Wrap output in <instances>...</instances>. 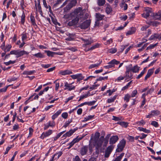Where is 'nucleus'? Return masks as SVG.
<instances>
[{"label": "nucleus", "instance_id": "obj_10", "mask_svg": "<svg viewBox=\"0 0 161 161\" xmlns=\"http://www.w3.org/2000/svg\"><path fill=\"white\" fill-rule=\"evenodd\" d=\"M52 132L53 131L52 130H49L47 131H46L45 132H43L42 133L40 137L41 138V139H43L45 137L51 135L52 133Z\"/></svg>", "mask_w": 161, "mask_h": 161}, {"label": "nucleus", "instance_id": "obj_30", "mask_svg": "<svg viewBox=\"0 0 161 161\" xmlns=\"http://www.w3.org/2000/svg\"><path fill=\"white\" fill-rule=\"evenodd\" d=\"M124 153H122L120 154V155L118 156L116 158H115L114 160L113 161H120L121 159L124 155Z\"/></svg>", "mask_w": 161, "mask_h": 161}, {"label": "nucleus", "instance_id": "obj_56", "mask_svg": "<svg viewBox=\"0 0 161 161\" xmlns=\"http://www.w3.org/2000/svg\"><path fill=\"white\" fill-rule=\"evenodd\" d=\"M15 63V61H12L10 60L8 62H4V64L6 65H8L10 64H14Z\"/></svg>", "mask_w": 161, "mask_h": 161}, {"label": "nucleus", "instance_id": "obj_18", "mask_svg": "<svg viewBox=\"0 0 161 161\" xmlns=\"http://www.w3.org/2000/svg\"><path fill=\"white\" fill-rule=\"evenodd\" d=\"M161 39L160 34L155 33L153 35H152L149 38V40H154L156 39Z\"/></svg>", "mask_w": 161, "mask_h": 161}, {"label": "nucleus", "instance_id": "obj_52", "mask_svg": "<svg viewBox=\"0 0 161 161\" xmlns=\"http://www.w3.org/2000/svg\"><path fill=\"white\" fill-rule=\"evenodd\" d=\"M137 93V91L136 90H135L132 91L131 95V97H135Z\"/></svg>", "mask_w": 161, "mask_h": 161}, {"label": "nucleus", "instance_id": "obj_44", "mask_svg": "<svg viewBox=\"0 0 161 161\" xmlns=\"http://www.w3.org/2000/svg\"><path fill=\"white\" fill-rule=\"evenodd\" d=\"M30 19L32 24L33 25H36L34 17L32 15H31L30 16Z\"/></svg>", "mask_w": 161, "mask_h": 161}, {"label": "nucleus", "instance_id": "obj_64", "mask_svg": "<svg viewBox=\"0 0 161 161\" xmlns=\"http://www.w3.org/2000/svg\"><path fill=\"white\" fill-rule=\"evenodd\" d=\"M145 73L144 72H142V71L136 77V78L137 79H139Z\"/></svg>", "mask_w": 161, "mask_h": 161}, {"label": "nucleus", "instance_id": "obj_37", "mask_svg": "<svg viewBox=\"0 0 161 161\" xmlns=\"http://www.w3.org/2000/svg\"><path fill=\"white\" fill-rule=\"evenodd\" d=\"M146 123L145 122L143 119L141 121L136 122L135 124L139 126L143 125Z\"/></svg>", "mask_w": 161, "mask_h": 161}, {"label": "nucleus", "instance_id": "obj_55", "mask_svg": "<svg viewBox=\"0 0 161 161\" xmlns=\"http://www.w3.org/2000/svg\"><path fill=\"white\" fill-rule=\"evenodd\" d=\"M67 50H70L72 52H75L77 51V49L75 47H70L69 48H67Z\"/></svg>", "mask_w": 161, "mask_h": 161}, {"label": "nucleus", "instance_id": "obj_62", "mask_svg": "<svg viewBox=\"0 0 161 161\" xmlns=\"http://www.w3.org/2000/svg\"><path fill=\"white\" fill-rule=\"evenodd\" d=\"M74 97V96H73L69 97L66 99L65 102L66 103L68 102L70 100H72Z\"/></svg>", "mask_w": 161, "mask_h": 161}, {"label": "nucleus", "instance_id": "obj_38", "mask_svg": "<svg viewBox=\"0 0 161 161\" xmlns=\"http://www.w3.org/2000/svg\"><path fill=\"white\" fill-rule=\"evenodd\" d=\"M84 77L82 76L81 74H78L77 77V81H79L83 79Z\"/></svg>", "mask_w": 161, "mask_h": 161}, {"label": "nucleus", "instance_id": "obj_40", "mask_svg": "<svg viewBox=\"0 0 161 161\" xmlns=\"http://www.w3.org/2000/svg\"><path fill=\"white\" fill-rule=\"evenodd\" d=\"M105 0H97V4L99 6L103 5L105 3Z\"/></svg>", "mask_w": 161, "mask_h": 161}, {"label": "nucleus", "instance_id": "obj_29", "mask_svg": "<svg viewBox=\"0 0 161 161\" xmlns=\"http://www.w3.org/2000/svg\"><path fill=\"white\" fill-rule=\"evenodd\" d=\"M125 78H126V80L128 79L131 78L132 76V75L131 73L130 74V72L126 71L125 73Z\"/></svg>", "mask_w": 161, "mask_h": 161}, {"label": "nucleus", "instance_id": "obj_26", "mask_svg": "<svg viewBox=\"0 0 161 161\" xmlns=\"http://www.w3.org/2000/svg\"><path fill=\"white\" fill-rule=\"evenodd\" d=\"M118 124L120 125L122 127L126 128L128 126V123L127 122H125L124 121L122 122H118L117 123Z\"/></svg>", "mask_w": 161, "mask_h": 161}, {"label": "nucleus", "instance_id": "obj_57", "mask_svg": "<svg viewBox=\"0 0 161 161\" xmlns=\"http://www.w3.org/2000/svg\"><path fill=\"white\" fill-rule=\"evenodd\" d=\"M117 49L116 48H111V49H110L109 50V51L110 53H116L117 52Z\"/></svg>", "mask_w": 161, "mask_h": 161}, {"label": "nucleus", "instance_id": "obj_19", "mask_svg": "<svg viewBox=\"0 0 161 161\" xmlns=\"http://www.w3.org/2000/svg\"><path fill=\"white\" fill-rule=\"evenodd\" d=\"M153 73V69H150L148 70L147 73L144 78V80H146L149 78Z\"/></svg>", "mask_w": 161, "mask_h": 161}, {"label": "nucleus", "instance_id": "obj_23", "mask_svg": "<svg viewBox=\"0 0 161 161\" xmlns=\"http://www.w3.org/2000/svg\"><path fill=\"white\" fill-rule=\"evenodd\" d=\"M102 63V61H99V62L97 64H91L89 67V69H92L95 67H98Z\"/></svg>", "mask_w": 161, "mask_h": 161}, {"label": "nucleus", "instance_id": "obj_59", "mask_svg": "<svg viewBox=\"0 0 161 161\" xmlns=\"http://www.w3.org/2000/svg\"><path fill=\"white\" fill-rule=\"evenodd\" d=\"M8 86H6L5 87L2 89H0V92H5L6 91L7 89Z\"/></svg>", "mask_w": 161, "mask_h": 161}, {"label": "nucleus", "instance_id": "obj_45", "mask_svg": "<svg viewBox=\"0 0 161 161\" xmlns=\"http://www.w3.org/2000/svg\"><path fill=\"white\" fill-rule=\"evenodd\" d=\"M99 44L97 43L95 45L93 46L92 47H91L90 48H89L88 51L92 50L95 49V48H97L99 47Z\"/></svg>", "mask_w": 161, "mask_h": 161}, {"label": "nucleus", "instance_id": "obj_50", "mask_svg": "<svg viewBox=\"0 0 161 161\" xmlns=\"http://www.w3.org/2000/svg\"><path fill=\"white\" fill-rule=\"evenodd\" d=\"M72 120L71 119H69L67 121H66L64 125H63V127L66 128L69 125V124L72 122Z\"/></svg>", "mask_w": 161, "mask_h": 161}, {"label": "nucleus", "instance_id": "obj_35", "mask_svg": "<svg viewBox=\"0 0 161 161\" xmlns=\"http://www.w3.org/2000/svg\"><path fill=\"white\" fill-rule=\"evenodd\" d=\"M131 97L129 94L127 93L125 95L124 100L126 103H128L130 100V98Z\"/></svg>", "mask_w": 161, "mask_h": 161}, {"label": "nucleus", "instance_id": "obj_11", "mask_svg": "<svg viewBox=\"0 0 161 161\" xmlns=\"http://www.w3.org/2000/svg\"><path fill=\"white\" fill-rule=\"evenodd\" d=\"M119 138L117 136H114L110 138L109 144H115L119 140Z\"/></svg>", "mask_w": 161, "mask_h": 161}, {"label": "nucleus", "instance_id": "obj_6", "mask_svg": "<svg viewBox=\"0 0 161 161\" xmlns=\"http://www.w3.org/2000/svg\"><path fill=\"white\" fill-rule=\"evenodd\" d=\"M119 61L114 59L111 60L108 63V65L104 66V67L106 69H109L114 66L115 64L118 65L119 64Z\"/></svg>", "mask_w": 161, "mask_h": 161}, {"label": "nucleus", "instance_id": "obj_14", "mask_svg": "<svg viewBox=\"0 0 161 161\" xmlns=\"http://www.w3.org/2000/svg\"><path fill=\"white\" fill-rule=\"evenodd\" d=\"M77 3L76 0H71L70 2L68 5L66 7L67 9L69 10L72 7L75 6Z\"/></svg>", "mask_w": 161, "mask_h": 161}, {"label": "nucleus", "instance_id": "obj_34", "mask_svg": "<svg viewBox=\"0 0 161 161\" xmlns=\"http://www.w3.org/2000/svg\"><path fill=\"white\" fill-rule=\"evenodd\" d=\"M35 72V70L30 71H25L23 73L24 75H31Z\"/></svg>", "mask_w": 161, "mask_h": 161}, {"label": "nucleus", "instance_id": "obj_33", "mask_svg": "<svg viewBox=\"0 0 161 161\" xmlns=\"http://www.w3.org/2000/svg\"><path fill=\"white\" fill-rule=\"evenodd\" d=\"M83 41L84 42L85 44L83 45V46H86L91 44L92 43V42L89 41L87 39H82Z\"/></svg>", "mask_w": 161, "mask_h": 161}, {"label": "nucleus", "instance_id": "obj_3", "mask_svg": "<svg viewBox=\"0 0 161 161\" xmlns=\"http://www.w3.org/2000/svg\"><path fill=\"white\" fill-rule=\"evenodd\" d=\"M29 53L25 50H13L10 52L11 54H14L16 55L17 58L19 57L24 55H28Z\"/></svg>", "mask_w": 161, "mask_h": 161}, {"label": "nucleus", "instance_id": "obj_2", "mask_svg": "<svg viewBox=\"0 0 161 161\" xmlns=\"http://www.w3.org/2000/svg\"><path fill=\"white\" fill-rule=\"evenodd\" d=\"M104 139V136H101L98 140L95 142L94 146L95 147L96 150L95 153L97 154H99L100 151L101 152L102 151L101 147L102 146Z\"/></svg>", "mask_w": 161, "mask_h": 161}, {"label": "nucleus", "instance_id": "obj_1", "mask_svg": "<svg viewBox=\"0 0 161 161\" xmlns=\"http://www.w3.org/2000/svg\"><path fill=\"white\" fill-rule=\"evenodd\" d=\"M72 15L74 16V17H75V19L72 20L74 24H75L78 22L79 18H81L83 17V14L82 8L79 7L75 9L74 12L72 13Z\"/></svg>", "mask_w": 161, "mask_h": 161}, {"label": "nucleus", "instance_id": "obj_53", "mask_svg": "<svg viewBox=\"0 0 161 161\" xmlns=\"http://www.w3.org/2000/svg\"><path fill=\"white\" fill-rule=\"evenodd\" d=\"M108 76H105L104 77H100L97 79V81H101L102 80H107V79Z\"/></svg>", "mask_w": 161, "mask_h": 161}, {"label": "nucleus", "instance_id": "obj_58", "mask_svg": "<svg viewBox=\"0 0 161 161\" xmlns=\"http://www.w3.org/2000/svg\"><path fill=\"white\" fill-rule=\"evenodd\" d=\"M73 134V133L72 131V129H71L69 131L67 132L66 133V135H67V136L68 137H69L70 136Z\"/></svg>", "mask_w": 161, "mask_h": 161}, {"label": "nucleus", "instance_id": "obj_25", "mask_svg": "<svg viewBox=\"0 0 161 161\" xmlns=\"http://www.w3.org/2000/svg\"><path fill=\"white\" fill-rule=\"evenodd\" d=\"M138 129L141 131L146 133H149L151 132V131L149 130H147L146 128H144L141 127H138Z\"/></svg>", "mask_w": 161, "mask_h": 161}, {"label": "nucleus", "instance_id": "obj_41", "mask_svg": "<svg viewBox=\"0 0 161 161\" xmlns=\"http://www.w3.org/2000/svg\"><path fill=\"white\" fill-rule=\"evenodd\" d=\"M113 148H114V147L113 146V145H110V146H108L107 147L106 151L111 153V152H112Z\"/></svg>", "mask_w": 161, "mask_h": 161}, {"label": "nucleus", "instance_id": "obj_39", "mask_svg": "<svg viewBox=\"0 0 161 161\" xmlns=\"http://www.w3.org/2000/svg\"><path fill=\"white\" fill-rule=\"evenodd\" d=\"M61 111H57L54 114H53L52 117V119L54 120L58 117V115L60 114Z\"/></svg>", "mask_w": 161, "mask_h": 161}, {"label": "nucleus", "instance_id": "obj_12", "mask_svg": "<svg viewBox=\"0 0 161 161\" xmlns=\"http://www.w3.org/2000/svg\"><path fill=\"white\" fill-rule=\"evenodd\" d=\"M37 5L36 1V0L35 1V6L36 8V11H38L40 13V14L42 13V8L40 4V0H37Z\"/></svg>", "mask_w": 161, "mask_h": 161}, {"label": "nucleus", "instance_id": "obj_36", "mask_svg": "<svg viewBox=\"0 0 161 161\" xmlns=\"http://www.w3.org/2000/svg\"><path fill=\"white\" fill-rule=\"evenodd\" d=\"M43 2V4L45 7V8H48L49 9V11L51 13H52V10L51 9V7L50 6H48L47 5L46 2L45 1Z\"/></svg>", "mask_w": 161, "mask_h": 161}, {"label": "nucleus", "instance_id": "obj_16", "mask_svg": "<svg viewBox=\"0 0 161 161\" xmlns=\"http://www.w3.org/2000/svg\"><path fill=\"white\" fill-rule=\"evenodd\" d=\"M153 16L155 19L161 20V11H159L155 13H153Z\"/></svg>", "mask_w": 161, "mask_h": 161}, {"label": "nucleus", "instance_id": "obj_4", "mask_svg": "<svg viewBox=\"0 0 161 161\" xmlns=\"http://www.w3.org/2000/svg\"><path fill=\"white\" fill-rule=\"evenodd\" d=\"M153 13L152 8L148 7H146L144 8V12L142 14V16L144 18H147L149 16H153Z\"/></svg>", "mask_w": 161, "mask_h": 161}, {"label": "nucleus", "instance_id": "obj_63", "mask_svg": "<svg viewBox=\"0 0 161 161\" xmlns=\"http://www.w3.org/2000/svg\"><path fill=\"white\" fill-rule=\"evenodd\" d=\"M17 78L15 77H13L8 79L7 80L9 82H11L12 81H14L17 80Z\"/></svg>", "mask_w": 161, "mask_h": 161}, {"label": "nucleus", "instance_id": "obj_13", "mask_svg": "<svg viewBox=\"0 0 161 161\" xmlns=\"http://www.w3.org/2000/svg\"><path fill=\"white\" fill-rule=\"evenodd\" d=\"M55 125V122L54 121H53L52 122L51 121H49L47 124L44 125V130H46L49 127H53Z\"/></svg>", "mask_w": 161, "mask_h": 161}, {"label": "nucleus", "instance_id": "obj_48", "mask_svg": "<svg viewBox=\"0 0 161 161\" xmlns=\"http://www.w3.org/2000/svg\"><path fill=\"white\" fill-rule=\"evenodd\" d=\"M113 118L112 119L114 120H115V121H118L119 120H122V117H117L116 116H112Z\"/></svg>", "mask_w": 161, "mask_h": 161}, {"label": "nucleus", "instance_id": "obj_49", "mask_svg": "<svg viewBox=\"0 0 161 161\" xmlns=\"http://www.w3.org/2000/svg\"><path fill=\"white\" fill-rule=\"evenodd\" d=\"M151 124L155 127H158L159 126V124L158 123L155 121H152Z\"/></svg>", "mask_w": 161, "mask_h": 161}, {"label": "nucleus", "instance_id": "obj_42", "mask_svg": "<svg viewBox=\"0 0 161 161\" xmlns=\"http://www.w3.org/2000/svg\"><path fill=\"white\" fill-rule=\"evenodd\" d=\"M157 44L158 43H156L155 44L150 45L149 46L147 47L146 49V50L152 49L153 48L157 46Z\"/></svg>", "mask_w": 161, "mask_h": 161}, {"label": "nucleus", "instance_id": "obj_22", "mask_svg": "<svg viewBox=\"0 0 161 161\" xmlns=\"http://www.w3.org/2000/svg\"><path fill=\"white\" fill-rule=\"evenodd\" d=\"M72 72L71 71L68 70H66L60 72V74L62 75H65L72 74Z\"/></svg>", "mask_w": 161, "mask_h": 161}, {"label": "nucleus", "instance_id": "obj_8", "mask_svg": "<svg viewBox=\"0 0 161 161\" xmlns=\"http://www.w3.org/2000/svg\"><path fill=\"white\" fill-rule=\"evenodd\" d=\"M91 23V21L90 20H87L84 21L81 25H80V27L81 29H85L88 28L90 25Z\"/></svg>", "mask_w": 161, "mask_h": 161}, {"label": "nucleus", "instance_id": "obj_31", "mask_svg": "<svg viewBox=\"0 0 161 161\" xmlns=\"http://www.w3.org/2000/svg\"><path fill=\"white\" fill-rule=\"evenodd\" d=\"M139 68L137 65H135L132 68V71L134 73H137L139 71Z\"/></svg>", "mask_w": 161, "mask_h": 161}, {"label": "nucleus", "instance_id": "obj_9", "mask_svg": "<svg viewBox=\"0 0 161 161\" xmlns=\"http://www.w3.org/2000/svg\"><path fill=\"white\" fill-rule=\"evenodd\" d=\"M88 147L87 146H84L82 147L80 150V153L82 156L86 155L88 151Z\"/></svg>", "mask_w": 161, "mask_h": 161}, {"label": "nucleus", "instance_id": "obj_5", "mask_svg": "<svg viewBox=\"0 0 161 161\" xmlns=\"http://www.w3.org/2000/svg\"><path fill=\"white\" fill-rule=\"evenodd\" d=\"M126 143V141L124 139H122L121 140L117 146V147L116 150V152L119 153L121 152L125 147Z\"/></svg>", "mask_w": 161, "mask_h": 161}, {"label": "nucleus", "instance_id": "obj_21", "mask_svg": "<svg viewBox=\"0 0 161 161\" xmlns=\"http://www.w3.org/2000/svg\"><path fill=\"white\" fill-rule=\"evenodd\" d=\"M112 11V8L110 5L108 4L107 5L105 9V11L107 14H110Z\"/></svg>", "mask_w": 161, "mask_h": 161}, {"label": "nucleus", "instance_id": "obj_20", "mask_svg": "<svg viewBox=\"0 0 161 161\" xmlns=\"http://www.w3.org/2000/svg\"><path fill=\"white\" fill-rule=\"evenodd\" d=\"M136 31V29L134 27H132L126 33V35L128 36L132 35L135 33Z\"/></svg>", "mask_w": 161, "mask_h": 161}, {"label": "nucleus", "instance_id": "obj_46", "mask_svg": "<svg viewBox=\"0 0 161 161\" xmlns=\"http://www.w3.org/2000/svg\"><path fill=\"white\" fill-rule=\"evenodd\" d=\"M148 44V43H146L144 44V45L142 46V47L141 48H139L138 49V51L139 52L142 51L147 47Z\"/></svg>", "mask_w": 161, "mask_h": 161}, {"label": "nucleus", "instance_id": "obj_17", "mask_svg": "<svg viewBox=\"0 0 161 161\" xmlns=\"http://www.w3.org/2000/svg\"><path fill=\"white\" fill-rule=\"evenodd\" d=\"M92 96V95L90 94L89 91L86 92V93L84 94H83L80 97L79 99L78 100V101H80L81 100L83 99L84 98H85L88 97Z\"/></svg>", "mask_w": 161, "mask_h": 161}, {"label": "nucleus", "instance_id": "obj_24", "mask_svg": "<svg viewBox=\"0 0 161 161\" xmlns=\"http://www.w3.org/2000/svg\"><path fill=\"white\" fill-rule=\"evenodd\" d=\"M104 17V15L101 14L99 13H96V17L97 20H102Z\"/></svg>", "mask_w": 161, "mask_h": 161}, {"label": "nucleus", "instance_id": "obj_27", "mask_svg": "<svg viewBox=\"0 0 161 161\" xmlns=\"http://www.w3.org/2000/svg\"><path fill=\"white\" fill-rule=\"evenodd\" d=\"M117 96V95H116L113 97H111L109 98H108L107 100V102L108 103H110L114 102Z\"/></svg>", "mask_w": 161, "mask_h": 161}, {"label": "nucleus", "instance_id": "obj_32", "mask_svg": "<svg viewBox=\"0 0 161 161\" xmlns=\"http://www.w3.org/2000/svg\"><path fill=\"white\" fill-rule=\"evenodd\" d=\"M25 13L23 12L22 13V14L21 16V21H20V23H21L22 24L24 25L25 20Z\"/></svg>", "mask_w": 161, "mask_h": 161}, {"label": "nucleus", "instance_id": "obj_54", "mask_svg": "<svg viewBox=\"0 0 161 161\" xmlns=\"http://www.w3.org/2000/svg\"><path fill=\"white\" fill-rule=\"evenodd\" d=\"M61 116L63 118L66 119L68 117V114L67 112H64L62 114Z\"/></svg>", "mask_w": 161, "mask_h": 161}, {"label": "nucleus", "instance_id": "obj_61", "mask_svg": "<svg viewBox=\"0 0 161 161\" xmlns=\"http://www.w3.org/2000/svg\"><path fill=\"white\" fill-rule=\"evenodd\" d=\"M115 91L114 89L112 91H111L110 90H109L107 91V92L109 93L108 96H110Z\"/></svg>", "mask_w": 161, "mask_h": 161}, {"label": "nucleus", "instance_id": "obj_47", "mask_svg": "<svg viewBox=\"0 0 161 161\" xmlns=\"http://www.w3.org/2000/svg\"><path fill=\"white\" fill-rule=\"evenodd\" d=\"M11 47L12 46L8 44V45H6V47L4 49V52H6L9 51Z\"/></svg>", "mask_w": 161, "mask_h": 161}, {"label": "nucleus", "instance_id": "obj_60", "mask_svg": "<svg viewBox=\"0 0 161 161\" xmlns=\"http://www.w3.org/2000/svg\"><path fill=\"white\" fill-rule=\"evenodd\" d=\"M89 86L87 85L86 86L84 87H82V88H81L80 90V92H81L83 90H87V89L89 88Z\"/></svg>", "mask_w": 161, "mask_h": 161}, {"label": "nucleus", "instance_id": "obj_28", "mask_svg": "<svg viewBox=\"0 0 161 161\" xmlns=\"http://www.w3.org/2000/svg\"><path fill=\"white\" fill-rule=\"evenodd\" d=\"M33 56L37 58H42L44 57V55L41 53H38L33 55Z\"/></svg>", "mask_w": 161, "mask_h": 161}, {"label": "nucleus", "instance_id": "obj_43", "mask_svg": "<svg viewBox=\"0 0 161 161\" xmlns=\"http://www.w3.org/2000/svg\"><path fill=\"white\" fill-rule=\"evenodd\" d=\"M22 36V41H24L25 40L27 39V34L26 33H23L21 34Z\"/></svg>", "mask_w": 161, "mask_h": 161}, {"label": "nucleus", "instance_id": "obj_15", "mask_svg": "<svg viewBox=\"0 0 161 161\" xmlns=\"http://www.w3.org/2000/svg\"><path fill=\"white\" fill-rule=\"evenodd\" d=\"M45 52L47 54V55L49 57H53L54 56L56 55H61V53H55L53 52L52 51H45Z\"/></svg>", "mask_w": 161, "mask_h": 161}, {"label": "nucleus", "instance_id": "obj_51", "mask_svg": "<svg viewBox=\"0 0 161 161\" xmlns=\"http://www.w3.org/2000/svg\"><path fill=\"white\" fill-rule=\"evenodd\" d=\"M132 65L131 64H130L128 66H126V71L130 72V71H132Z\"/></svg>", "mask_w": 161, "mask_h": 161}, {"label": "nucleus", "instance_id": "obj_7", "mask_svg": "<svg viewBox=\"0 0 161 161\" xmlns=\"http://www.w3.org/2000/svg\"><path fill=\"white\" fill-rule=\"evenodd\" d=\"M74 83V82H73L71 83H68L67 82H65L64 83V90H67L69 91H71L75 90V86L72 85Z\"/></svg>", "mask_w": 161, "mask_h": 161}]
</instances>
